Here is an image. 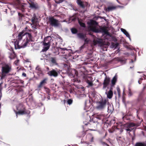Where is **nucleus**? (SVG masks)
Returning a JSON list of instances; mask_svg holds the SVG:
<instances>
[{
	"instance_id": "nucleus-1",
	"label": "nucleus",
	"mask_w": 146,
	"mask_h": 146,
	"mask_svg": "<svg viewBox=\"0 0 146 146\" xmlns=\"http://www.w3.org/2000/svg\"><path fill=\"white\" fill-rule=\"evenodd\" d=\"M88 24L89 25L90 29L92 31L96 33H104L106 34H108V33L107 27H101L98 29L96 27V26L98 25V23L96 21L91 20L90 22Z\"/></svg>"
},
{
	"instance_id": "nucleus-2",
	"label": "nucleus",
	"mask_w": 146,
	"mask_h": 146,
	"mask_svg": "<svg viewBox=\"0 0 146 146\" xmlns=\"http://www.w3.org/2000/svg\"><path fill=\"white\" fill-rule=\"evenodd\" d=\"M24 34L25 36H26V38L24 39L21 44H19V42L18 41H15L14 44L16 49L25 48L27 46L29 42L33 41V37L31 33L26 32L24 33Z\"/></svg>"
},
{
	"instance_id": "nucleus-3",
	"label": "nucleus",
	"mask_w": 146,
	"mask_h": 146,
	"mask_svg": "<svg viewBox=\"0 0 146 146\" xmlns=\"http://www.w3.org/2000/svg\"><path fill=\"white\" fill-rule=\"evenodd\" d=\"M11 70V65L8 64H3L2 67L1 79H3L6 75L9 73Z\"/></svg>"
},
{
	"instance_id": "nucleus-4",
	"label": "nucleus",
	"mask_w": 146,
	"mask_h": 146,
	"mask_svg": "<svg viewBox=\"0 0 146 146\" xmlns=\"http://www.w3.org/2000/svg\"><path fill=\"white\" fill-rule=\"evenodd\" d=\"M107 100L106 99L102 98L100 101L96 102L97 106L96 108L99 110H103L106 107Z\"/></svg>"
},
{
	"instance_id": "nucleus-5",
	"label": "nucleus",
	"mask_w": 146,
	"mask_h": 146,
	"mask_svg": "<svg viewBox=\"0 0 146 146\" xmlns=\"http://www.w3.org/2000/svg\"><path fill=\"white\" fill-rule=\"evenodd\" d=\"M61 71L60 69L57 68L52 69L51 70L49 71L48 72L47 74L51 76H53L56 77L60 74Z\"/></svg>"
},
{
	"instance_id": "nucleus-6",
	"label": "nucleus",
	"mask_w": 146,
	"mask_h": 146,
	"mask_svg": "<svg viewBox=\"0 0 146 146\" xmlns=\"http://www.w3.org/2000/svg\"><path fill=\"white\" fill-rule=\"evenodd\" d=\"M136 125L133 123H126L124 125V127L125 130L127 131H131L132 129L131 128V127L135 126Z\"/></svg>"
},
{
	"instance_id": "nucleus-7",
	"label": "nucleus",
	"mask_w": 146,
	"mask_h": 146,
	"mask_svg": "<svg viewBox=\"0 0 146 146\" xmlns=\"http://www.w3.org/2000/svg\"><path fill=\"white\" fill-rule=\"evenodd\" d=\"M50 24L52 26L57 27L59 25L58 21L54 19L53 17L49 18Z\"/></svg>"
},
{
	"instance_id": "nucleus-8",
	"label": "nucleus",
	"mask_w": 146,
	"mask_h": 146,
	"mask_svg": "<svg viewBox=\"0 0 146 146\" xmlns=\"http://www.w3.org/2000/svg\"><path fill=\"white\" fill-rule=\"evenodd\" d=\"M85 125H88V128H90L89 129L91 130H93V129H95L96 127L97 124L96 123L94 122L93 121H91L90 123H87L85 124Z\"/></svg>"
},
{
	"instance_id": "nucleus-9",
	"label": "nucleus",
	"mask_w": 146,
	"mask_h": 146,
	"mask_svg": "<svg viewBox=\"0 0 146 146\" xmlns=\"http://www.w3.org/2000/svg\"><path fill=\"white\" fill-rule=\"evenodd\" d=\"M110 81V78L106 76L105 78L103 83V89L106 88L109 85Z\"/></svg>"
},
{
	"instance_id": "nucleus-10",
	"label": "nucleus",
	"mask_w": 146,
	"mask_h": 146,
	"mask_svg": "<svg viewBox=\"0 0 146 146\" xmlns=\"http://www.w3.org/2000/svg\"><path fill=\"white\" fill-rule=\"evenodd\" d=\"M23 108L22 109H21V110H18V111L15 110H14L17 116L18 115H23L27 113L25 108L23 107Z\"/></svg>"
},
{
	"instance_id": "nucleus-11",
	"label": "nucleus",
	"mask_w": 146,
	"mask_h": 146,
	"mask_svg": "<svg viewBox=\"0 0 146 146\" xmlns=\"http://www.w3.org/2000/svg\"><path fill=\"white\" fill-rule=\"evenodd\" d=\"M43 44L44 46L42 50V52H45L47 50L50 48V44L45 42H43Z\"/></svg>"
},
{
	"instance_id": "nucleus-12",
	"label": "nucleus",
	"mask_w": 146,
	"mask_h": 146,
	"mask_svg": "<svg viewBox=\"0 0 146 146\" xmlns=\"http://www.w3.org/2000/svg\"><path fill=\"white\" fill-rule=\"evenodd\" d=\"M117 76L116 74L112 79L111 82V88L113 87L117 81Z\"/></svg>"
},
{
	"instance_id": "nucleus-13",
	"label": "nucleus",
	"mask_w": 146,
	"mask_h": 146,
	"mask_svg": "<svg viewBox=\"0 0 146 146\" xmlns=\"http://www.w3.org/2000/svg\"><path fill=\"white\" fill-rule=\"evenodd\" d=\"M48 80L47 78H44L40 83L39 85L37 86L38 88L40 89L43 86L45 85L47 83V81Z\"/></svg>"
},
{
	"instance_id": "nucleus-14",
	"label": "nucleus",
	"mask_w": 146,
	"mask_h": 146,
	"mask_svg": "<svg viewBox=\"0 0 146 146\" xmlns=\"http://www.w3.org/2000/svg\"><path fill=\"white\" fill-rule=\"evenodd\" d=\"M48 60L52 64V65H58L56 61V59L55 57H50L49 58Z\"/></svg>"
},
{
	"instance_id": "nucleus-15",
	"label": "nucleus",
	"mask_w": 146,
	"mask_h": 146,
	"mask_svg": "<svg viewBox=\"0 0 146 146\" xmlns=\"http://www.w3.org/2000/svg\"><path fill=\"white\" fill-rule=\"evenodd\" d=\"M112 90L113 88H110V90L108 92H106V94L107 95V97L109 99H111L113 95Z\"/></svg>"
},
{
	"instance_id": "nucleus-16",
	"label": "nucleus",
	"mask_w": 146,
	"mask_h": 146,
	"mask_svg": "<svg viewBox=\"0 0 146 146\" xmlns=\"http://www.w3.org/2000/svg\"><path fill=\"white\" fill-rule=\"evenodd\" d=\"M24 32L22 31L19 33L17 36V38L16 41H18L19 42H19L20 40H21L23 36H25Z\"/></svg>"
},
{
	"instance_id": "nucleus-17",
	"label": "nucleus",
	"mask_w": 146,
	"mask_h": 146,
	"mask_svg": "<svg viewBox=\"0 0 146 146\" xmlns=\"http://www.w3.org/2000/svg\"><path fill=\"white\" fill-rule=\"evenodd\" d=\"M76 3L80 7L83 9L85 8V6L84 4V2L81 0H77Z\"/></svg>"
},
{
	"instance_id": "nucleus-18",
	"label": "nucleus",
	"mask_w": 146,
	"mask_h": 146,
	"mask_svg": "<svg viewBox=\"0 0 146 146\" xmlns=\"http://www.w3.org/2000/svg\"><path fill=\"white\" fill-rule=\"evenodd\" d=\"M78 37L82 40L84 39L86 37V34H83L82 33H79L77 34Z\"/></svg>"
},
{
	"instance_id": "nucleus-19",
	"label": "nucleus",
	"mask_w": 146,
	"mask_h": 146,
	"mask_svg": "<svg viewBox=\"0 0 146 146\" xmlns=\"http://www.w3.org/2000/svg\"><path fill=\"white\" fill-rule=\"evenodd\" d=\"M52 41V38L50 36H48L45 38L44 41V42L49 43H50Z\"/></svg>"
},
{
	"instance_id": "nucleus-20",
	"label": "nucleus",
	"mask_w": 146,
	"mask_h": 146,
	"mask_svg": "<svg viewBox=\"0 0 146 146\" xmlns=\"http://www.w3.org/2000/svg\"><path fill=\"white\" fill-rule=\"evenodd\" d=\"M9 57L11 59H14L16 56V54L13 50L12 52L9 53Z\"/></svg>"
},
{
	"instance_id": "nucleus-21",
	"label": "nucleus",
	"mask_w": 146,
	"mask_h": 146,
	"mask_svg": "<svg viewBox=\"0 0 146 146\" xmlns=\"http://www.w3.org/2000/svg\"><path fill=\"white\" fill-rule=\"evenodd\" d=\"M135 146H146V143L145 142H138L135 143Z\"/></svg>"
},
{
	"instance_id": "nucleus-22",
	"label": "nucleus",
	"mask_w": 146,
	"mask_h": 146,
	"mask_svg": "<svg viewBox=\"0 0 146 146\" xmlns=\"http://www.w3.org/2000/svg\"><path fill=\"white\" fill-rule=\"evenodd\" d=\"M86 82L88 84V85L87 86L88 88H89L93 86L94 84L92 81H90L88 80H86Z\"/></svg>"
},
{
	"instance_id": "nucleus-23",
	"label": "nucleus",
	"mask_w": 146,
	"mask_h": 146,
	"mask_svg": "<svg viewBox=\"0 0 146 146\" xmlns=\"http://www.w3.org/2000/svg\"><path fill=\"white\" fill-rule=\"evenodd\" d=\"M121 30L122 32H123V33L126 35V36L130 38V35L123 28H121Z\"/></svg>"
},
{
	"instance_id": "nucleus-24",
	"label": "nucleus",
	"mask_w": 146,
	"mask_h": 146,
	"mask_svg": "<svg viewBox=\"0 0 146 146\" xmlns=\"http://www.w3.org/2000/svg\"><path fill=\"white\" fill-rule=\"evenodd\" d=\"M87 130L86 131H82L79 133V137H84L86 133V132L87 131Z\"/></svg>"
},
{
	"instance_id": "nucleus-25",
	"label": "nucleus",
	"mask_w": 146,
	"mask_h": 146,
	"mask_svg": "<svg viewBox=\"0 0 146 146\" xmlns=\"http://www.w3.org/2000/svg\"><path fill=\"white\" fill-rule=\"evenodd\" d=\"M18 15L19 20L20 21L22 20L23 18L25 17V16L23 14L19 12L18 13Z\"/></svg>"
},
{
	"instance_id": "nucleus-26",
	"label": "nucleus",
	"mask_w": 146,
	"mask_h": 146,
	"mask_svg": "<svg viewBox=\"0 0 146 146\" xmlns=\"http://www.w3.org/2000/svg\"><path fill=\"white\" fill-rule=\"evenodd\" d=\"M96 117L99 120H103L104 119V116L103 114H100L97 115Z\"/></svg>"
},
{
	"instance_id": "nucleus-27",
	"label": "nucleus",
	"mask_w": 146,
	"mask_h": 146,
	"mask_svg": "<svg viewBox=\"0 0 146 146\" xmlns=\"http://www.w3.org/2000/svg\"><path fill=\"white\" fill-rule=\"evenodd\" d=\"M116 8V7L114 6L108 7L106 9V11H110L114 10Z\"/></svg>"
},
{
	"instance_id": "nucleus-28",
	"label": "nucleus",
	"mask_w": 146,
	"mask_h": 146,
	"mask_svg": "<svg viewBox=\"0 0 146 146\" xmlns=\"http://www.w3.org/2000/svg\"><path fill=\"white\" fill-rule=\"evenodd\" d=\"M37 19L35 15H34L33 17L32 18L31 21L32 23L34 24Z\"/></svg>"
},
{
	"instance_id": "nucleus-29",
	"label": "nucleus",
	"mask_w": 146,
	"mask_h": 146,
	"mask_svg": "<svg viewBox=\"0 0 146 146\" xmlns=\"http://www.w3.org/2000/svg\"><path fill=\"white\" fill-rule=\"evenodd\" d=\"M76 19V16H72L70 17L69 18V21H75Z\"/></svg>"
},
{
	"instance_id": "nucleus-30",
	"label": "nucleus",
	"mask_w": 146,
	"mask_h": 146,
	"mask_svg": "<svg viewBox=\"0 0 146 146\" xmlns=\"http://www.w3.org/2000/svg\"><path fill=\"white\" fill-rule=\"evenodd\" d=\"M71 31L72 34H75L78 32V30L76 28H73L71 29Z\"/></svg>"
},
{
	"instance_id": "nucleus-31",
	"label": "nucleus",
	"mask_w": 146,
	"mask_h": 146,
	"mask_svg": "<svg viewBox=\"0 0 146 146\" xmlns=\"http://www.w3.org/2000/svg\"><path fill=\"white\" fill-rule=\"evenodd\" d=\"M129 0H125L122 1V3H120V4L124 5H126L127 4L129 1Z\"/></svg>"
},
{
	"instance_id": "nucleus-32",
	"label": "nucleus",
	"mask_w": 146,
	"mask_h": 146,
	"mask_svg": "<svg viewBox=\"0 0 146 146\" xmlns=\"http://www.w3.org/2000/svg\"><path fill=\"white\" fill-rule=\"evenodd\" d=\"M23 107L25 108L24 106L22 104L19 105L18 107L17 108V110H21L23 108Z\"/></svg>"
},
{
	"instance_id": "nucleus-33",
	"label": "nucleus",
	"mask_w": 146,
	"mask_h": 146,
	"mask_svg": "<svg viewBox=\"0 0 146 146\" xmlns=\"http://www.w3.org/2000/svg\"><path fill=\"white\" fill-rule=\"evenodd\" d=\"M30 6L32 8H33L36 9L38 8L37 6L34 3H32L31 4H30Z\"/></svg>"
},
{
	"instance_id": "nucleus-34",
	"label": "nucleus",
	"mask_w": 146,
	"mask_h": 146,
	"mask_svg": "<svg viewBox=\"0 0 146 146\" xmlns=\"http://www.w3.org/2000/svg\"><path fill=\"white\" fill-rule=\"evenodd\" d=\"M78 23L81 27H86L85 24L84 23L80 21H78Z\"/></svg>"
},
{
	"instance_id": "nucleus-35",
	"label": "nucleus",
	"mask_w": 146,
	"mask_h": 146,
	"mask_svg": "<svg viewBox=\"0 0 146 146\" xmlns=\"http://www.w3.org/2000/svg\"><path fill=\"white\" fill-rule=\"evenodd\" d=\"M55 2L57 4H59L63 2L64 0H54Z\"/></svg>"
},
{
	"instance_id": "nucleus-36",
	"label": "nucleus",
	"mask_w": 146,
	"mask_h": 146,
	"mask_svg": "<svg viewBox=\"0 0 146 146\" xmlns=\"http://www.w3.org/2000/svg\"><path fill=\"white\" fill-rule=\"evenodd\" d=\"M73 102V100L72 99H69L68 100L67 103L69 105L71 104Z\"/></svg>"
},
{
	"instance_id": "nucleus-37",
	"label": "nucleus",
	"mask_w": 146,
	"mask_h": 146,
	"mask_svg": "<svg viewBox=\"0 0 146 146\" xmlns=\"http://www.w3.org/2000/svg\"><path fill=\"white\" fill-rule=\"evenodd\" d=\"M36 70H38L39 72H42L41 69L39 66H37L36 68Z\"/></svg>"
},
{
	"instance_id": "nucleus-38",
	"label": "nucleus",
	"mask_w": 146,
	"mask_h": 146,
	"mask_svg": "<svg viewBox=\"0 0 146 146\" xmlns=\"http://www.w3.org/2000/svg\"><path fill=\"white\" fill-rule=\"evenodd\" d=\"M119 44L118 43H113V46L115 48H116L118 46Z\"/></svg>"
},
{
	"instance_id": "nucleus-39",
	"label": "nucleus",
	"mask_w": 146,
	"mask_h": 146,
	"mask_svg": "<svg viewBox=\"0 0 146 146\" xmlns=\"http://www.w3.org/2000/svg\"><path fill=\"white\" fill-rule=\"evenodd\" d=\"M84 40V41L85 42V43L86 44H88L89 42V40H88L87 38H85L84 39H83Z\"/></svg>"
},
{
	"instance_id": "nucleus-40",
	"label": "nucleus",
	"mask_w": 146,
	"mask_h": 146,
	"mask_svg": "<svg viewBox=\"0 0 146 146\" xmlns=\"http://www.w3.org/2000/svg\"><path fill=\"white\" fill-rule=\"evenodd\" d=\"M19 62V60H15L14 62V64L16 65H18V64Z\"/></svg>"
},
{
	"instance_id": "nucleus-41",
	"label": "nucleus",
	"mask_w": 146,
	"mask_h": 146,
	"mask_svg": "<svg viewBox=\"0 0 146 146\" xmlns=\"http://www.w3.org/2000/svg\"><path fill=\"white\" fill-rule=\"evenodd\" d=\"M117 90L118 94H120V90L119 88L118 87H117Z\"/></svg>"
},
{
	"instance_id": "nucleus-42",
	"label": "nucleus",
	"mask_w": 146,
	"mask_h": 146,
	"mask_svg": "<svg viewBox=\"0 0 146 146\" xmlns=\"http://www.w3.org/2000/svg\"><path fill=\"white\" fill-rule=\"evenodd\" d=\"M129 94L130 96H131L132 95V93L130 89L129 90Z\"/></svg>"
},
{
	"instance_id": "nucleus-43",
	"label": "nucleus",
	"mask_w": 146,
	"mask_h": 146,
	"mask_svg": "<svg viewBox=\"0 0 146 146\" xmlns=\"http://www.w3.org/2000/svg\"><path fill=\"white\" fill-rule=\"evenodd\" d=\"M102 143L103 145H106V146H110L108 144L104 142H102Z\"/></svg>"
},
{
	"instance_id": "nucleus-44",
	"label": "nucleus",
	"mask_w": 146,
	"mask_h": 146,
	"mask_svg": "<svg viewBox=\"0 0 146 146\" xmlns=\"http://www.w3.org/2000/svg\"><path fill=\"white\" fill-rule=\"evenodd\" d=\"M116 60H117L119 61H122V60L120 59L119 58H116Z\"/></svg>"
},
{
	"instance_id": "nucleus-45",
	"label": "nucleus",
	"mask_w": 146,
	"mask_h": 146,
	"mask_svg": "<svg viewBox=\"0 0 146 146\" xmlns=\"http://www.w3.org/2000/svg\"><path fill=\"white\" fill-rule=\"evenodd\" d=\"M22 75L23 76L25 77H26L27 76L26 74L25 73H23L22 74Z\"/></svg>"
},
{
	"instance_id": "nucleus-46",
	"label": "nucleus",
	"mask_w": 146,
	"mask_h": 146,
	"mask_svg": "<svg viewBox=\"0 0 146 146\" xmlns=\"http://www.w3.org/2000/svg\"><path fill=\"white\" fill-rule=\"evenodd\" d=\"M74 72L75 73V75L76 76H77L78 75V72L77 71H76L75 70H74Z\"/></svg>"
},
{
	"instance_id": "nucleus-47",
	"label": "nucleus",
	"mask_w": 146,
	"mask_h": 146,
	"mask_svg": "<svg viewBox=\"0 0 146 146\" xmlns=\"http://www.w3.org/2000/svg\"><path fill=\"white\" fill-rule=\"evenodd\" d=\"M60 49L61 50H67V49L66 48H60Z\"/></svg>"
},
{
	"instance_id": "nucleus-48",
	"label": "nucleus",
	"mask_w": 146,
	"mask_h": 146,
	"mask_svg": "<svg viewBox=\"0 0 146 146\" xmlns=\"http://www.w3.org/2000/svg\"><path fill=\"white\" fill-rule=\"evenodd\" d=\"M146 88V87L145 86H144L143 87V90H142V93H143V92H144L145 89V88Z\"/></svg>"
},
{
	"instance_id": "nucleus-49",
	"label": "nucleus",
	"mask_w": 146,
	"mask_h": 146,
	"mask_svg": "<svg viewBox=\"0 0 146 146\" xmlns=\"http://www.w3.org/2000/svg\"><path fill=\"white\" fill-rule=\"evenodd\" d=\"M93 137H92V139H91L90 141L92 142V141H93Z\"/></svg>"
},
{
	"instance_id": "nucleus-50",
	"label": "nucleus",
	"mask_w": 146,
	"mask_h": 146,
	"mask_svg": "<svg viewBox=\"0 0 146 146\" xmlns=\"http://www.w3.org/2000/svg\"><path fill=\"white\" fill-rule=\"evenodd\" d=\"M47 98L48 99H50V97L49 96H48V97H47Z\"/></svg>"
},
{
	"instance_id": "nucleus-51",
	"label": "nucleus",
	"mask_w": 146,
	"mask_h": 146,
	"mask_svg": "<svg viewBox=\"0 0 146 146\" xmlns=\"http://www.w3.org/2000/svg\"><path fill=\"white\" fill-rule=\"evenodd\" d=\"M132 139L133 140L134 139V137H132Z\"/></svg>"
},
{
	"instance_id": "nucleus-52",
	"label": "nucleus",
	"mask_w": 146,
	"mask_h": 146,
	"mask_svg": "<svg viewBox=\"0 0 146 146\" xmlns=\"http://www.w3.org/2000/svg\"><path fill=\"white\" fill-rule=\"evenodd\" d=\"M83 47V46H82L81 47H80V48H82Z\"/></svg>"
},
{
	"instance_id": "nucleus-53",
	"label": "nucleus",
	"mask_w": 146,
	"mask_h": 146,
	"mask_svg": "<svg viewBox=\"0 0 146 146\" xmlns=\"http://www.w3.org/2000/svg\"><path fill=\"white\" fill-rule=\"evenodd\" d=\"M47 69H48V70H49V68L48 67H47Z\"/></svg>"
},
{
	"instance_id": "nucleus-54",
	"label": "nucleus",
	"mask_w": 146,
	"mask_h": 146,
	"mask_svg": "<svg viewBox=\"0 0 146 146\" xmlns=\"http://www.w3.org/2000/svg\"><path fill=\"white\" fill-rule=\"evenodd\" d=\"M138 82L139 83V84H141V83H140V82H139V81Z\"/></svg>"
},
{
	"instance_id": "nucleus-55",
	"label": "nucleus",
	"mask_w": 146,
	"mask_h": 146,
	"mask_svg": "<svg viewBox=\"0 0 146 146\" xmlns=\"http://www.w3.org/2000/svg\"><path fill=\"white\" fill-rule=\"evenodd\" d=\"M145 100H146V97L145 98Z\"/></svg>"
},
{
	"instance_id": "nucleus-56",
	"label": "nucleus",
	"mask_w": 146,
	"mask_h": 146,
	"mask_svg": "<svg viewBox=\"0 0 146 146\" xmlns=\"http://www.w3.org/2000/svg\"><path fill=\"white\" fill-rule=\"evenodd\" d=\"M62 52V53H64V52Z\"/></svg>"
},
{
	"instance_id": "nucleus-57",
	"label": "nucleus",
	"mask_w": 146,
	"mask_h": 146,
	"mask_svg": "<svg viewBox=\"0 0 146 146\" xmlns=\"http://www.w3.org/2000/svg\"><path fill=\"white\" fill-rule=\"evenodd\" d=\"M62 52V53H64V52Z\"/></svg>"
},
{
	"instance_id": "nucleus-58",
	"label": "nucleus",
	"mask_w": 146,
	"mask_h": 146,
	"mask_svg": "<svg viewBox=\"0 0 146 146\" xmlns=\"http://www.w3.org/2000/svg\"><path fill=\"white\" fill-rule=\"evenodd\" d=\"M7 10H6V11H5L6 13H7V11H6Z\"/></svg>"
},
{
	"instance_id": "nucleus-59",
	"label": "nucleus",
	"mask_w": 146,
	"mask_h": 146,
	"mask_svg": "<svg viewBox=\"0 0 146 146\" xmlns=\"http://www.w3.org/2000/svg\"><path fill=\"white\" fill-rule=\"evenodd\" d=\"M86 3L87 4V3H86Z\"/></svg>"
}]
</instances>
